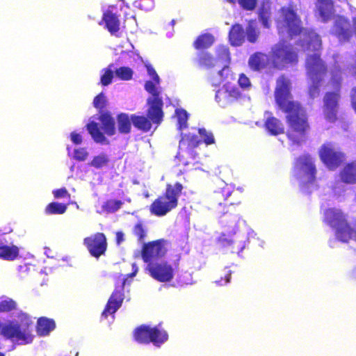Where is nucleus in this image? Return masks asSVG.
<instances>
[{
	"instance_id": "69168bd1",
	"label": "nucleus",
	"mask_w": 356,
	"mask_h": 356,
	"mask_svg": "<svg viewBox=\"0 0 356 356\" xmlns=\"http://www.w3.org/2000/svg\"><path fill=\"white\" fill-rule=\"evenodd\" d=\"M351 104L353 109L356 112V88H354L352 90Z\"/></svg>"
},
{
	"instance_id": "473e14b6",
	"label": "nucleus",
	"mask_w": 356,
	"mask_h": 356,
	"mask_svg": "<svg viewBox=\"0 0 356 356\" xmlns=\"http://www.w3.org/2000/svg\"><path fill=\"white\" fill-rule=\"evenodd\" d=\"M196 62L199 67L204 69H211L216 66V60L208 51H202L197 54Z\"/></svg>"
},
{
	"instance_id": "e433bc0d",
	"label": "nucleus",
	"mask_w": 356,
	"mask_h": 356,
	"mask_svg": "<svg viewBox=\"0 0 356 356\" xmlns=\"http://www.w3.org/2000/svg\"><path fill=\"white\" fill-rule=\"evenodd\" d=\"M110 159L106 153H100L98 155L93 156L92 159L88 163L90 166L95 169H102L107 167L109 165Z\"/></svg>"
},
{
	"instance_id": "f704fd0d",
	"label": "nucleus",
	"mask_w": 356,
	"mask_h": 356,
	"mask_svg": "<svg viewBox=\"0 0 356 356\" xmlns=\"http://www.w3.org/2000/svg\"><path fill=\"white\" fill-rule=\"evenodd\" d=\"M214 40V37L211 33H203L197 37L193 46L197 50L208 49L213 44Z\"/></svg>"
},
{
	"instance_id": "79ce46f5",
	"label": "nucleus",
	"mask_w": 356,
	"mask_h": 356,
	"mask_svg": "<svg viewBox=\"0 0 356 356\" xmlns=\"http://www.w3.org/2000/svg\"><path fill=\"white\" fill-rule=\"evenodd\" d=\"M175 113L177 118V128L179 130L181 131L187 127L188 114L186 110L182 108L176 109Z\"/></svg>"
},
{
	"instance_id": "5fc2aeb1",
	"label": "nucleus",
	"mask_w": 356,
	"mask_h": 356,
	"mask_svg": "<svg viewBox=\"0 0 356 356\" xmlns=\"http://www.w3.org/2000/svg\"><path fill=\"white\" fill-rule=\"evenodd\" d=\"M236 2L242 9L247 11L254 10L257 4V0H237Z\"/></svg>"
},
{
	"instance_id": "58836bf2",
	"label": "nucleus",
	"mask_w": 356,
	"mask_h": 356,
	"mask_svg": "<svg viewBox=\"0 0 356 356\" xmlns=\"http://www.w3.org/2000/svg\"><path fill=\"white\" fill-rule=\"evenodd\" d=\"M331 77L329 81L331 87L334 89V91H339L340 92V89L341 87V70L340 68L332 70L330 72Z\"/></svg>"
},
{
	"instance_id": "4468645a",
	"label": "nucleus",
	"mask_w": 356,
	"mask_h": 356,
	"mask_svg": "<svg viewBox=\"0 0 356 356\" xmlns=\"http://www.w3.org/2000/svg\"><path fill=\"white\" fill-rule=\"evenodd\" d=\"M232 193V191L227 186L215 191L213 196L214 202L216 204L215 211L219 217L223 216L227 213L232 214L235 211L234 205L238 204V202L228 200Z\"/></svg>"
},
{
	"instance_id": "4be33fe9",
	"label": "nucleus",
	"mask_w": 356,
	"mask_h": 356,
	"mask_svg": "<svg viewBox=\"0 0 356 356\" xmlns=\"http://www.w3.org/2000/svg\"><path fill=\"white\" fill-rule=\"evenodd\" d=\"M316 9L323 22L330 21L334 13L332 0H316Z\"/></svg>"
},
{
	"instance_id": "412c9836",
	"label": "nucleus",
	"mask_w": 356,
	"mask_h": 356,
	"mask_svg": "<svg viewBox=\"0 0 356 356\" xmlns=\"http://www.w3.org/2000/svg\"><path fill=\"white\" fill-rule=\"evenodd\" d=\"M102 21L105 24V28L113 35L117 34L120 29V22L118 16L111 10H106L102 16Z\"/></svg>"
},
{
	"instance_id": "b1692460",
	"label": "nucleus",
	"mask_w": 356,
	"mask_h": 356,
	"mask_svg": "<svg viewBox=\"0 0 356 356\" xmlns=\"http://www.w3.org/2000/svg\"><path fill=\"white\" fill-rule=\"evenodd\" d=\"M56 328L54 319L47 317H40L37 321L36 332L38 336L45 337Z\"/></svg>"
},
{
	"instance_id": "dca6fc26",
	"label": "nucleus",
	"mask_w": 356,
	"mask_h": 356,
	"mask_svg": "<svg viewBox=\"0 0 356 356\" xmlns=\"http://www.w3.org/2000/svg\"><path fill=\"white\" fill-rule=\"evenodd\" d=\"M83 244L86 247L90 254L98 259L105 254L107 250V240L102 232H97L83 239Z\"/></svg>"
},
{
	"instance_id": "bb28decb",
	"label": "nucleus",
	"mask_w": 356,
	"mask_h": 356,
	"mask_svg": "<svg viewBox=\"0 0 356 356\" xmlns=\"http://www.w3.org/2000/svg\"><path fill=\"white\" fill-rule=\"evenodd\" d=\"M150 326L144 324L136 327L133 332L134 340L139 343H150Z\"/></svg>"
},
{
	"instance_id": "052dcab7",
	"label": "nucleus",
	"mask_w": 356,
	"mask_h": 356,
	"mask_svg": "<svg viewBox=\"0 0 356 356\" xmlns=\"http://www.w3.org/2000/svg\"><path fill=\"white\" fill-rule=\"evenodd\" d=\"M53 194L55 198H61V197H70V194L68 193L67 190L65 188H62L59 189L54 190L53 191Z\"/></svg>"
},
{
	"instance_id": "1a4fd4ad",
	"label": "nucleus",
	"mask_w": 356,
	"mask_h": 356,
	"mask_svg": "<svg viewBox=\"0 0 356 356\" xmlns=\"http://www.w3.org/2000/svg\"><path fill=\"white\" fill-rule=\"evenodd\" d=\"M318 155L321 161L330 170L337 169L344 161V154L331 142H326L321 145Z\"/></svg>"
},
{
	"instance_id": "20e7f679",
	"label": "nucleus",
	"mask_w": 356,
	"mask_h": 356,
	"mask_svg": "<svg viewBox=\"0 0 356 356\" xmlns=\"http://www.w3.org/2000/svg\"><path fill=\"white\" fill-rule=\"evenodd\" d=\"M184 187L179 182L166 185L165 192L155 199L149 206V211L156 216H163L178 206V200Z\"/></svg>"
},
{
	"instance_id": "cd10ccee",
	"label": "nucleus",
	"mask_w": 356,
	"mask_h": 356,
	"mask_svg": "<svg viewBox=\"0 0 356 356\" xmlns=\"http://www.w3.org/2000/svg\"><path fill=\"white\" fill-rule=\"evenodd\" d=\"M266 129L272 136H277L284 133L282 122L274 116L268 117L264 122Z\"/></svg>"
},
{
	"instance_id": "09e8293b",
	"label": "nucleus",
	"mask_w": 356,
	"mask_h": 356,
	"mask_svg": "<svg viewBox=\"0 0 356 356\" xmlns=\"http://www.w3.org/2000/svg\"><path fill=\"white\" fill-rule=\"evenodd\" d=\"M225 88L227 92V97L229 99L230 104L235 101H237L242 96L240 90L236 87H229L228 86H226Z\"/></svg>"
},
{
	"instance_id": "f03ea898",
	"label": "nucleus",
	"mask_w": 356,
	"mask_h": 356,
	"mask_svg": "<svg viewBox=\"0 0 356 356\" xmlns=\"http://www.w3.org/2000/svg\"><path fill=\"white\" fill-rule=\"evenodd\" d=\"M305 65L307 77L311 82L308 95L313 99L320 93V87L328 73V67L318 53L309 55Z\"/></svg>"
},
{
	"instance_id": "e2e57ef3",
	"label": "nucleus",
	"mask_w": 356,
	"mask_h": 356,
	"mask_svg": "<svg viewBox=\"0 0 356 356\" xmlns=\"http://www.w3.org/2000/svg\"><path fill=\"white\" fill-rule=\"evenodd\" d=\"M231 280V272L227 271V273L225 275L224 278L221 277L220 280H216V283L218 285H223L227 283H229Z\"/></svg>"
},
{
	"instance_id": "aec40b11",
	"label": "nucleus",
	"mask_w": 356,
	"mask_h": 356,
	"mask_svg": "<svg viewBox=\"0 0 356 356\" xmlns=\"http://www.w3.org/2000/svg\"><path fill=\"white\" fill-rule=\"evenodd\" d=\"M346 220L343 213L334 208L327 209L324 212L323 221L332 228H337Z\"/></svg>"
},
{
	"instance_id": "2eb2a0df",
	"label": "nucleus",
	"mask_w": 356,
	"mask_h": 356,
	"mask_svg": "<svg viewBox=\"0 0 356 356\" xmlns=\"http://www.w3.org/2000/svg\"><path fill=\"white\" fill-rule=\"evenodd\" d=\"M150 276L160 282H170L175 275V270L171 264L162 259L147 266Z\"/></svg>"
},
{
	"instance_id": "6e6d98bb",
	"label": "nucleus",
	"mask_w": 356,
	"mask_h": 356,
	"mask_svg": "<svg viewBox=\"0 0 356 356\" xmlns=\"http://www.w3.org/2000/svg\"><path fill=\"white\" fill-rule=\"evenodd\" d=\"M88 156V153L85 148H78L74 149V157L76 160L79 161H85Z\"/></svg>"
},
{
	"instance_id": "49530a36",
	"label": "nucleus",
	"mask_w": 356,
	"mask_h": 356,
	"mask_svg": "<svg viewBox=\"0 0 356 356\" xmlns=\"http://www.w3.org/2000/svg\"><path fill=\"white\" fill-rule=\"evenodd\" d=\"M113 64H110L108 67L103 70L104 73L100 78V83L103 86H107L112 83L113 79Z\"/></svg>"
},
{
	"instance_id": "f257e3e1",
	"label": "nucleus",
	"mask_w": 356,
	"mask_h": 356,
	"mask_svg": "<svg viewBox=\"0 0 356 356\" xmlns=\"http://www.w3.org/2000/svg\"><path fill=\"white\" fill-rule=\"evenodd\" d=\"M274 97L278 108L286 114L288 140L292 145H301L307 140L311 126L305 109L293 99L291 80L284 74L276 80Z\"/></svg>"
},
{
	"instance_id": "c03bdc74",
	"label": "nucleus",
	"mask_w": 356,
	"mask_h": 356,
	"mask_svg": "<svg viewBox=\"0 0 356 356\" xmlns=\"http://www.w3.org/2000/svg\"><path fill=\"white\" fill-rule=\"evenodd\" d=\"M115 76L120 80L129 81L132 79L134 72L129 67H120L115 70Z\"/></svg>"
},
{
	"instance_id": "f3484780",
	"label": "nucleus",
	"mask_w": 356,
	"mask_h": 356,
	"mask_svg": "<svg viewBox=\"0 0 356 356\" xmlns=\"http://www.w3.org/2000/svg\"><path fill=\"white\" fill-rule=\"evenodd\" d=\"M330 33L341 42H348L353 37L352 26L348 19L342 15L336 16Z\"/></svg>"
},
{
	"instance_id": "0e129e2a",
	"label": "nucleus",
	"mask_w": 356,
	"mask_h": 356,
	"mask_svg": "<svg viewBox=\"0 0 356 356\" xmlns=\"http://www.w3.org/2000/svg\"><path fill=\"white\" fill-rule=\"evenodd\" d=\"M71 140L72 143L75 145H79L82 143V137L81 136L76 132H72L70 134Z\"/></svg>"
},
{
	"instance_id": "603ef678",
	"label": "nucleus",
	"mask_w": 356,
	"mask_h": 356,
	"mask_svg": "<svg viewBox=\"0 0 356 356\" xmlns=\"http://www.w3.org/2000/svg\"><path fill=\"white\" fill-rule=\"evenodd\" d=\"M215 97H216V102L221 106H225L226 105L230 104L229 99L227 97V94L225 90V88L218 90L216 91Z\"/></svg>"
},
{
	"instance_id": "2f4dec72",
	"label": "nucleus",
	"mask_w": 356,
	"mask_h": 356,
	"mask_svg": "<svg viewBox=\"0 0 356 356\" xmlns=\"http://www.w3.org/2000/svg\"><path fill=\"white\" fill-rule=\"evenodd\" d=\"M168 334L163 329H160L158 326L151 327L150 329V343L156 346H160L167 341Z\"/></svg>"
},
{
	"instance_id": "72a5a7b5",
	"label": "nucleus",
	"mask_w": 356,
	"mask_h": 356,
	"mask_svg": "<svg viewBox=\"0 0 356 356\" xmlns=\"http://www.w3.org/2000/svg\"><path fill=\"white\" fill-rule=\"evenodd\" d=\"M131 120L136 128L144 132L149 131L152 128V122L154 123L147 115L145 117L143 115H131Z\"/></svg>"
},
{
	"instance_id": "5701e85b",
	"label": "nucleus",
	"mask_w": 356,
	"mask_h": 356,
	"mask_svg": "<svg viewBox=\"0 0 356 356\" xmlns=\"http://www.w3.org/2000/svg\"><path fill=\"white\" fill-rule=\"evenodd\" d=\"M336 237L341 241L347 243L350 239L356 241V229L353 228L347 220L336 228Z\"/></svg>"
},
{
	"instance_id": "423d86ee",
	"label": "nucleus",
	"mask_w": 356,
	"mask_h": 356,
	"mask_svg": "<svg viewBox=\"0 0 356 356\" xmlns=\"http://www.w3.org/2000/svg\"><path fill=\"white\" fill-rule=\"evenodd\" d=\"M202 143L199 136L193 133L181 135L179 143V149L177 157L184 165L198 163L199 154L195 149Z\"/></svg>"
},
{
	"instance_id": "13d9d810",
	"label": "nucleus",
	"mask_w": 356,
	"mask_h": 356,
	"mask_svg": "<svg viewBox=\"0 0 356 356\" xmlns=\"http://www.w3.org/2000/svg\"><path fill=\"white\" fill-rule=\"evenodd\" d=\"M234 237H230L229 236H227L225 234H222L218 238V244L223 248H228L229 246L230 243Z\"/></svg>"
},
{
	"instance_id": "6ab92c4d",
	"label": "nucleus",
	"mask_w": 356,
	"mask_h": 356,
	"mask_svg": "<svg viewBox=\"0 0 356 356\" xmlns=\"http://www.w3.org/2000/svg\"><path fill=\"white\" fill-rule=\"evenodd\" d=\"M250 68L254 72L266 70V73H272L274 70L271 68L270 55L257 51L252 54L248 60Z\"/></svg>"
},
{
	"instance_id": "774afa93",
	"label": "nucleus",
	"mask_w": 356,
	"mask_h": 356,
	"mask_svg": "<svg viewBox=\"0 0 356 356\" xmlns=\"http://www.w3.org/2000/svg\"><path fill=\"white\" fill-rule=\"evenodd\" d=\"M312 38L316 42L318 48H320L321 47V40L320 36L317 34H314Z\"/></svg>"
},
{
	"instance_id": "4c0bfd02",
	"label": "nucleus",
	"mask_w": 356,
	"mask_h": 356,
	"mask_svg": "<svg viewBox=\"0 0 356 356\" xmlns=\"http://www.w3.org/2000/svg\"><path fill=\"white\" fill-rule=\"evenodd\" d=\"M87 129L91 135L92 139L96 143H103L106 140V137L101 132L98 124L95 122H90L87 124Z\"/></svg>"
},
{
	"instance_id": "6e6552de",
	"label": "nucleus",
	"mask_w": 356,
	"mask_h": 356,
	"mask_svg": "<svg viewBox=\"0 0 356 356\" xmlns=\"http://www.w3.org/2000/svg\"><path fill=\"white\" fill-rule=\"evenodd\" d=\"M156 83L152 81H146L145 89L152 95V98L147 99L149 108L147 109V116L151 119L154 124H159L163 121V102L160 97V92L156 88Z\"/></svg>"
},
{
	"instance_id": "7ed1b4c3",
	"label": "nucleus",
	"mask_w": 356,
	"mask_h": 356,
	"mask_svg": "<svg viewBox=\"0 0 356 356\" xmlns=\"http://www.w3.org/2000/svg\"><path fill=\"white\" fill-rule=\"evenodd\" d=\"M278 13L275 24L280 33H286L293 38L303 32L302 22L296 3L289 2L286 6H282Z\"/></svg>"
},
{
	"instance_id": "9b49d317",
	"label": "nucleus",
	"mask_w": 356,
	"mask_h": 356,
	"mask_svg": "<svg viewBox=\"0 0 356 356\" xmlns=\"http://www.w3.org/2000/svg\"><path fill=\"white\" fill-rule=\"evenodd\" d=\"M165 241L158 239L145 243L141 250L143 261L147 265L162 260L166 254Z\"/></svg>"
},
{
	"instance_id": "8fccbe9b",
	"label": "nucleus",
	"mask_w": 356,
	"mask_h": 356,
	"mask_svg": "<svg viewBox=\"0 0 356 356\" xmlns=\"http://www.w3.org/2000/svg\"><path fill=\"white\" fill-rule=\"evenodd\" d=\"M246 35L248 40L251 43H255L259 36V31L252 24H249L246 28Z\"/></svg>"
},
{
	"instance_id": "680f3d73",
	"label": "nucleus",
	"mask_w": 356,
	"mask_h": 356,
	"mask_svg": "<svg viewBox=\"0 0 356 356\" xmlns=\"http://www.w3.org/2000/svg\"><path fill=\"white\" fill-rule=\"evenodd\" d=\"M146 68L148 72V74L152 78L153 81L159 84V76L157 74L156 70L151 65H146Z\"/></svg>"
},
{
	"instance_id": "a18cd8bd",
	"label": "nucleus",
	"mask_w": 356,
	"mask_h": 356,
	"mask_svg": "<svg viewBox=\"0 0 356 356\" xmlns=\"http://www.w3.org/2000/svg\"><path fill=\"white\" fill-rule=\"evenodd\" d=\"M245 247L244 241L239 239L238 237H234L227 248L231 253L238 254L244 250Z\"/></svg>"
},
{
	"instance_id": "f8f14e48",
	"label": "nucleus",
	"mask_w": 356,
	"mask_h": 356,
	"mask_svg": "<svg viewBox=\"0 0 356 356\" xmlns=\"http://www.w3.org/2000/svg\"><path fill=\"white\" fill-rule=\"evenodd\" d=\"M340 98L339 91H328L323 96V114L325 120L330 123H334L338 120Z\"/></svg>"
},
{
	"instance_id": "a878e982",
	"label": "nucleus",
	"mask_w": 356,
	"mask_h": 356,
	"mask_svg": "<svg viewBox=\"0 0 356 356\" xmlns=\"http://www.w3.org/2000/svg\"><path fill=\"white\" fill-rule=\"evenodd\" d=\"M342 182L348 184H356V161L347 163L339 173Z\"/></svg>"
},
{
	"instance_id": "864d4df0",
	"label": "nucleus",
	"mask_w": 356,
	"mask_h": 356,
	"mask_svg": "<svg viewBox=\"0 0 356 356\" xmlns=\"http://www.w3.org/2000/svg\"><path fill=\"white\" fill-rule=\"evenodd\" d=\"M17 304L12 299L4 300L0 302V312H9L16 309Z\"/></svg>"
},
{
	"instance_id": "37998d69",
	"label": "nucleus",
	"mask_w": 356,
	"mask_h": 356,
	"mask_svg": "<svg viewBox=\"0 0 356 356\" xmlns=\"http://www.w3.org/2000/svg\"><path fill=\"white\" fill-rule=\"evenodd\" d=\"M198 134L200 137V140H202V143H204L206 145H210L215 143V138L213 133L210 131H208L205 128H199L197 129Z\"/></svg>"
},
{
	"instance_id": "c85d7f7f",
	"label": "nucleus",
	"mask_w": 356,
	"mask_h": 356,
	"mask_svg": "<svg viewBox=\"0 0 356 356\" xmlns=\"http://www.w3.org/2000/svg\"><path fill=\"white\" fill-rule=\"evenodd\" d=\"M99 120H100L102 129L106 135L111 136L115 134V120L109 112L102 113L99 115Z\"/></svg>"
},
{
	"instance_id": "0eeeda50",
	"label": "nucleus",
	"mask_w": 356,
	"mask_h": 356,
	"mask_svg": "<svg viewBox=\"0 0 356 356\" xmlns=\"http://www.w3.org/2000/svg\"><path fill=\"white\" fill-rule=\"evenodd\" d=\"M294 176L302 180L303 184H312L316 179V167L313 158L309 154L298 156L293 166Z\"/></svg>"
},
{
	"instance_id": "39448f33",
	"label": "nucleus",
	"mask_w": 356,
	"mask_h": 356,
	"mask_svg": "<svg viewBox=\"0 0 356 356\" xmlns=\"http://www.w3.org/2000/svg\"><path fill=\"white\" fill-rule=\"evenodd\" d=\"M271 68L280 71L288 65H294L298 63V55L293 47L282 41L272 47L270 52Z\"/></svg>"
},
{
	"instance_id": "c756f323",
	"label": "nucleus",
	"mask_w": 356,
	"mask_h": 356,
	"mask_svg": "<svg viewBox=\"0 0 356 356\" xmlns=\"http://www.w3.org/2000/svg\"><path fill=\"white\" fill-rule=\"evenodd\" d=\"M259 19L266 28L270 26L271 3L269 1H262L258 10Z\"/></svg>"
},
{
	"instance_id": "a19ab883",
	"label": "nucleus",
	"mask_w": 356,
	"mask_h": 356,
	"mask_svg": "<svg viewBox=\"0 0 356 356\" xmlns=\"http://www.w3.org/2000/svg\"><path fill=\"white\" fill-rule=\"evenodd\" d=\"M123 204V202L120 200H108L102 205V210L107 213H115L120 209Z\"/></svg>"
},
{
	"instance_id": "ea45409f",
	"label": "nucleus",
	"mask_w": 356,
	"mask_h": 356,
	"mask_svg": "<svg viewBox=\"0 0 356 356\" xmlns=\"http://www.w3.org/2000/svg\"><path fill=\"white\" fill-rule=\"evenodd\" d=\"M67 208V205L65 204L53 202L46 207L45 213L49 215L63 214L66 211Z\"/></svg>"
},
{
	"instance_id": "c9c22d12",
	"label": "nucleus",
	"mask_w": 356,
	"mask_h": 356,
	"mask_svg": "<svg viewBox=\"0 0 356 356\" xmlns=\"http://www.w3.org/2000/svg\"><path fill=\"white\" fill-rule=\"evenodd\" d=\"M131 120L127 113H121L117 115L118 129L120 134H127L131 129Z\"/></svg>"
},
{
	"instance_id": "a211bd4d",
	"label": "nucleus",
	"mask_w": 356,
	"mask_h": 356,
	"mask_svg": "<svg viewBox=\"0 0 356 356\" xmlns=\"http://www.w3.org/2000/svg\"><path fill=\"white\" fill-rule=\"evenodd\" d=\"M0 334L8 339L16 338L25 343H29L32 341V337L29 332L22 331L19 324L0 323Z\"/></svg>"
},
{
	"instance_id": "de8ad7c7",
	"label": "nucleus",
	"mask_w": 356,
	"mask_h": 356,
	"mask_svg": "<svg viewBox=\"0 0 356 356\" xmlns=\"http://www.w3.org/2000/svg\"><path fill=\"white\" fill-rule=\"evenodd\" d=\"M133 234L137 237L138 241L143 242L146 237V229L141 221H138L133 227Z\"/></svg>"
},
{
	"instance_id": "bf43d9fd",
	"label": "nucleus",
	"mask_w": 356,
	"mask_h": 356,
	"mask_svg": "<svg viewBox=\"0 0 356 356\" xmlns=\"http://www.w3.org/2000/svg\"><path fill=\"white\" fill-rule=\"evenodd\" d=\"M18 318L21 323L26 327H29L32 324L31 317L26 313L20 312L18 315Z\"/></svg>"
},
{
	"instance_id": "4d7b16f0",
	"label": "nucleus",
	"mask_w": 356,
	"mask_h": 356,
	"mask_svg": "<svg viewBox=\"0 0 356 356\" xmlns=\"http://www.w3.org/2000/svg\"><path fill=\"white\" fill-rule=\"evenodd\" d=\"M238 83L240 87L243 89H248L251 86V83L249 78L243 73L239 75Z\"/></svg>"
},
{
	"instance_id": "3c124183",
	"label": "nucleus",
	"mask_w": 356,
	"mask_h": 356,
	"mask_svg": "<svg viewBox=\"0 0 356 356\" xmlns=\"http://www.w3.org/2000/svg\"><path fill=\"white\" fill-rule=\"evenodd\" d=\"M93 106L99 110L100 113L106 108L107 100L103 92H100L93 99Z\"/></svg>"
},
{
	"instance_id": "9d476101",
	"label": "nucleus",
	"mask_w": 356,
	"mask_h": 356,
	"mask_svg": "<svg viewBox=\"0 0 356 356\" xmlns=\"http://www.w3.org/2000/svg\"><path fill=\"white\" fill-rule=\"evenodd\" d=\"M125 282V278L119 277L116 279L115 289L102 312V316L104 318H107L108 315L114 314L121 307L124 299V289Z\"/></svg>"
},
{
	"instance_id": "393cba45",
	"label": "nucleus",
	"mask_w": 356,
	"mask_h": 356,
	"mask_svg": "<svg viewBox=\"0 0 356 356\" xmlns=\"http://www.w3.org/2000/svg\"><path fill=\"white\" fill-rule=\"evenodd\" d=\"M245 40V31L239 24L232 26L229 31V41L232 46H241Z\"/></svg>"
},
{
	"instance_id": "ddd939ff",
	"label": "nucleus",
	"mask_w": 356,
	"mask_h": 356,
	"mask_svg": "<svg viewBox=\"0 0 356 356\" xmlns=\"http://www.w3.org/2000/svg\"><path fill=\"white\" fill-rule=\"evenodd\" d=\"M216 57L214 60H216V65H222V68L218 72L220 79L218 81H213L211 80L213 86H219L223 81H225L228 76H233L231 72L229 64L230 63V53L229 48L225 45H220L216 49Z\"/></svg>"
},
{
	"instance_id": "7c9ffc66",
	"label": "nucleus",
	"mask_w": 356,
	"mask_h": 356,
	"mask_svg": "<svg viewBox=\"0 0 356 356\" xmlns=\"http://www.w3.org/2000/svg\"><path fill=\"white\" fill-rule=\"evenodd\" d=\"M19 255V248L16 245H7L0 238V259L13 261Z\"/></svg>"
},
{
	"instance_id": "338daca9",
	"label": "nucleus",
	"mask_w": 356,
	"mask_h": 356,
	"mask_svg": "<svg viewBox=\"0 0 356 356\" xmlns=\"http://www.w3.org/2000/svg\"><path fill=\"white\" fill-rule=\"evenodd\" d=\"M115 240H116L117 244H118V245L120 244L122 242H123L124 240L123 232H116Z\"/></svg>"
}]
</instances>
